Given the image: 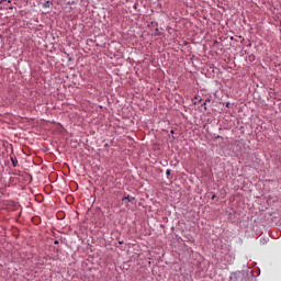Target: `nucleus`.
I'll list each match as a JSON object with an SVG mask.
<instances>
[{
	"mask_svg": "<svg viewBox=\"0 0 281 281\" xmlns=\"http://www.w3.org/2000/svg\"><path fill=\"white\" fill-rule=\"evenodd\" d=\"M211 199H212V200L216 199V195H213Z\"/></svg>",
	"mask_w": 281,
	"mask_h": 281,
	"instance_id": "nucleus-7",
	"label": "nucleus"
},
{
	"mask_svg": "<svg viewBox=\"0 0 281 281\" xmlns=\"http://www.w3.org/2000/svg\"><path fill=\"white\" fill-rule=\"evenodd\" d=\"M48 4H49V1H46V2H45V7H48Z\"/></svg>",
	"mask_w": 281,
	"mask_h": 281,
	"instance_id": "nucleus-6",
	"label": "nucleus"
},
{
	"mask_svg": "<svg viewBox=\"0 0 281 281\" xmlns=\"http://www.w3.org/2000/svg\"><path fill=\"white\" fill-rule=\"evenodd\" d=\"M166 175H167V176H170V175H171V170H167V171H166Z\"/></svg>",
	"mask_w": 281,
	"mask_h": 281,
	"instance_id": "nucleus-4",
	"label": "nucleus"
},
{
	"mask_svg": "<svg viewBox=\"0 0 281 281\" xmlns=\"http://www.w3.org/2000/svg\"><path fill=\"white\" fill-rule=\"evenodd\" d=\"M171 134H175V131H171Z\"/></svg>",
	"mask_w": 281,
	"mask_h": 281,
	"instance_id": "nucleus-10",
	"label": "nucleus"
},
{
	"mask_svg": "<svg viewBox=\"0 0 281 281\" xmlns=\"http://www.w3.org/2000/svg\"><path fill=\"white\" fill-rule=\"evenodd\" d=\"M198 103H202V99H200Z\"/></svg>",
	"mask_w": 281,
	"mask_h": 281,
	"instance_id": "nucleus-8",
	"label": "nucleus"
},
{
	"mask_svg": "<svg viewBox=\"0 0 281 281\" xmlns=\"http://www.w3.org/2000/svg\"><path fill=\"white\" fill-rule=\"evenodd\" d=\"M193 104H194V105H196L198 103H196V102H194Z\"/></svg>",
	"mask_w": 281,
	"mask_h": 281,
	"instance_id": "nucleus-11",
	"label": "nucleus"
},
{
	"mask_svg": "<svg viewBox=\"0 0 281 281\" xmlns=\"http://www.w3.org/2000/svg\"><path fill=\"white\" fill-rule=\"evenodd\" d=\"M133 200H135V198L125 196L124 199H122V202H125V201L132 202Z\"/></svg>",
	"mask_w": 281,
	"mask_h": 281,
	"instance_id": "nucleus-2",
	"label": "nucleus"
},
{
	"mask_svg": "<svg viewBox=\"0 0 281 281\" xmlns=\"http://www.w3.org/2000/svg\"><path fill=\"white\" fill-rule=\"evenodd\" d=\"M206 105H207V101H205V102L202 104V106H204V110H205V111H207Z\"/></svg>",
	"mask_w": 281,
	"mask_h": 281,
	"instance_id": "nucleus-3",
	"label": "nucleus"
},
{
	"mask_svg": "<svg viewBox=\"0 0 281 281\" xmlns=\"http://www.w3.org/2000/svg\"><path fill=\"white\" fill-rule=\"evenodd\" d=\"M12 2V0H8V3H11Z\"/></svg>",
	"mask_w": 281,
	"mask_h": 281,
	"instance_id": "nucleus-9",
	"label": "nucleus"
},
{
	"mask_svg": "<svg viewBox=\"0 0 281 281\" xmlns=\"http://www.w3.org/2000/svg\"><path fill=\"white\" fill-rule=\"evenodd\" d=\"M54 245H59V240H55V241H54Z\"/></svg>",
	"mask_w": 281,
	"mask_h": 281,
	"instance_id": "nucleus-5",
	"label": "nucleus"
},
{
	"mask_svg": "<svg viewBox=\"0 0 281 281\" xmlns=\"http://www.w3.org/2000/svg\"><path fill=\"white\" fill-rule=\"evenodd\" d=\"M11 162H12V166H13V167H18V165H19L18 159H16V158H13V157H11Z\"/></svg>",
	"mask_w": 281,
	"mask_h": 281,
	"instance_id": "nucleus-1",
	"label": "nucleus"
}]
</instances>
